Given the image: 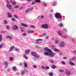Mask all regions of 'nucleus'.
<instances>
[{
    "instance_id": "nucleus-1",
    "label": "nucleus",
    "mask_w": 76,
    "mask_h": 76,
    "mask_svg": "<svg viewBox=\"0 0 76 76\" xmlns=\"http://www.w3.org/2000/svg\"><path fill=\"white\" fill-rule=\"evenodd\" d=\"M44 51L45 52H44V54L46 56H49L51 57H54L56 55V54L54 53H52L53 51L49 48H45L44 49Z\"/></svg>"
},
{
    "instance_id": "nucleus-2",
    "label": "nucleus",
    "mask_w": 76,
    "mask_h": 76,
    "mask_svg": "<svg viewBox=\"0 0 76 76\" xmlns=\"http://www.w3.org/2000/svg\"><path fill=\"white\" fill-rule=\"evenodd\" d=\"M55 16L56 19H58L59 18V19H62V17L60 13H56L55 14Z\"/></svg>"
},
{
    "instance_id": "nucleus-3",
    "label": "nucleus",
    "mask_w": 76,
    "mask_h": 76,
    "mask_svg": "<svg viewBox=\"0 0 76 76\" xmlns=\"http://www.w3.org/2000/svg\"><path fill=\"white\" fill-rule=\"evenodd\" d=\"M41 27L43 29H48V25L47 24H44L41 26Z\"/></svg>"
},
{
    "instance_id": "nucleus-4",
    "label": "nucleus",
    "mask_w": 76,
    "mask_h": 76,
    "mask_svg": "<svg viewBox=\"0 0 76 76\" xmlns=\"http://www.w3.org/2000/svg\"><path fill=\"white\" fill-rule=\"evenodd\" d=\"M12 28L14 31H16V30H18V26L16 25H14L13 26Z\"/></svg>"
},
{
    "instance_id": "nucleus-5",
    "label": "nucleus",
    "mask_w": 76,
    "mask_h": 76,
    "mask_svg": "<svg viewBox=\"0 0 76 76\" xmlns=\"http://www.w3.org/2000/svg\"><path fill=\"white\" fill-rule=\"evenodd\" d=\"M59 45L61 47H64L65 45L64 42L63 41L59 43Z\"/></svg>"
},
{
    "instance_id": "nucleus-6",
    "label": "nucleus",
    "mask_w": 76,
    "mask_h": 76,
    "mask_svg": "<svg viewBox=\"0 0 76 76\" xmlns=\"http://www.w3.org/2000/svg\"><path fill=\"white\" fill-rule=\"evenodd\" d=\"M43 41L42 39H39L36 40V42H35L36 44H41V42H39L38 41Z\"/></svg>"
},
{
    "instance_id": "nucleus-7",
    "label": "nucleus",
    "mask_w": 76,
    "mask_h": 76,
    "mask_svg": "<svg viewBox=\"0 0 76 76\" xmlns=\"http://www.w3.org/2000/svg\"><path fill=\"white\" fill-rule=\"evenodd\" d=\"M65 73L67 76H69L70 75V71H68L67 69L65 70Z\"/></svg>"
},
{
    "instance_id": "nucleus-8",
    "label": "nucleus",
    "mask_w": 76,
    "mask_h": 76,
    "mask_svg": "<svg viewBox=\"0 0 76 76\" xmlns=\"http://www.w3.org/2000/svg\"><path fill=\"white\" fill-rule=\"evenodd\" d=\"M6 7L7 8H8L9 9H10V10L11 9H12V7L11 5H10V4H7Z\"/></svg>"
},
{
    "instance_id": "nucleus-9",
    "label": "nucleus",
    "mask_w": 76,
    "mask_h": 76,
    "mask_svg": "<svg viewBox=\"0 0 76 76\" xmlns=\"http://www.w3.org/2000/svg\"><path fill=\"white\" fill-rule=\"evenodd\" d=\"M15 46H12L10 48L9 50V52H11V51H12V50H13L15 48Z\"/></svg>"
},
{
    "instance_id": "nucleus-10",
    "label": "nucleus",
    "mask_w": 76,
    "mask_h": 76,
    "mask_svg": "<svg viewBox=\"0 0 76 76\" xmlns=\"http://www.w3.org/2000/svg\"><path fill=\"white\" fill-rule=\"evenodd\" d=\"M20 25L21 26H24V27H28V25L23 23H21Z\"/></svg>"
},
{
    "instance_id": "nucleus-11",
    "label": "nucleus",
    "mask_w": 76,
    "mask_h": 76,
    "mask_svg": "<svg viewBox=\"0 0 76 76\" xmlns=\"http://www.w3.org/2000/svg\"><path fill=\"white\" fill-rule=\"evenodd\" d=\"M4 64L5 66V67L6 68V67H7V66H8L9 64L7 61H5L4 63Z\"/></svg>"
},
{
    "instance_id": "nucleus-12",
    "label": "nucleus",
    "mask_w": 76,
    "mask_h": 76,
    "mask_svg": "<svg viewBox=\"0 0 76 76\" xmlns=\"http://www.w3.org/2000/svg\"><path fill=\"white\" fill-rule=\"evenodd\" d=\"M27 33L28 34H32L33 33H34V32L33 31L28 30L27 31Z\"/></svg>"
},
{
    "instance_id": "nucleus-13",
    "label": "nucleus",
    "mask_w": 76,
    "mask_h": 76,
    "mask_svg": "<svg viewBox=\"0 0 76 76\" xmlns=\"http://www.w3.org/2000/svg\"><path fill=\"white\" fill-rule=\"evenodd\" d=\"M6 38L9 39H12V36H10L9 35H7L6 36Z\"/></svg>"
},
{
    "instance_id": "nucleus-14",
    "label": "nucleus",
    "mask_w": 76,
    "mask_h": 76,
    "mask_svg": "<svg viewBox=\"0 0 76 76\" xmlns=\"http://www.w3.org/2000/svg\"><path fill=\"white\" fill-rule=\"evenodd\" d=\"M31 54L33 56H34V57L36 55L37 53L35 52L32 51L31 52Z\"/></svg>"
},
{
    "instance_id": "nucleus-15",
    "label": "nucleus",
    "mask_w": 76,
    "mask_h": 76,
    "mask_svg": "<svg viewBox=\"0 0 76 76\" xmlns=\"http://www.w3.org/2000/svg\"><path fill=\"white\" fill-rule=\"evenodd\" d=\"M69 63L71 66H75V63H73V62H72V61H69Z\"/></svg>"
},
{
    "instance_id": "nucleus-16",
    "label": "nucleus",
    "mask_w": 76,
    "mask_h": 76,
    "mask_svg": "<svg viewBox=\"0 0 76 76\" xmlns=\"http://www.w3.org/2000/svg\"><path fill=\"white\" fill-rule=\"evenodd\" d=\"M57 1H55L53 2L52 5L53 6H56L57 5Z\"/></svg>"
},
{
    "instance_id": "nucleus-17",
    "label": "nucleus",
    "mask_w": 76,
    "mask_h": 76,
    "mask_svg": "<svg viewBox=\"0 0 76 76\" xmlns=\"http://www.w3.org/2000/svg\"><path fill=\"white\" fill-rule=\"evenodd\" d=\"M31 51V50H30L28 49L27 50H26L25 51L26 53V54H29L30 52Z\"/></svg>"
},
{
    "instance_id": "nucleus-18",
    "label": "nucleus",
    "mask_w": 76,
    "mask_h": 76,
    "mask_svg": "<svg viewBox=\"0 0 76 76\" xmlns=\"http://www.w3.org/2000/svg\"><path fill=\"white\" fill-rule=\"evenodd\" d=\"M33 8H28V12H30L33 10Z\"/></svg>"
},
{
    "instance_id": "nucleus-19",
    "label": "nucleus",
    "mask_w": 76,
    "mask_h": 76,
    "mask_svg": "<svg viewBox=\"0 0 76 76\" xmlns=\"http://www.w3.org/2000/svg\"><path fill=\"white\" fill-rule=\"evenodd\" d=\"M58 34L59 36H61V35H62V32L59 31H58Z\"/></svg>"
},
{
    "instance_id": "nucleus-20",
    "label": "nucleus",
    "mask_w": 76,
    "mask_h": 76,
    "mask_svg": "<svg viewBox=\"0 0 76 76\" xmlns=\"http://www.w3.org/2000/svg\"><path fill=\"white\" fill-rule=\"evenodd\" d=\"M12 15H11V13H8V18H12Z\"/></svg>"
},
{
    "instance_id": "nucleus-21",
    "label": "nucleus",
    "mask_w": 76,
    "mask_h": 76,
    "mask_svg": "<svg viewBox=\"0 0 76 76\" xmlns=\"http://www.w3.org/2000/svg\"><path fill=\"white\" fill-rule=\"evenodd\" d=\"M14 59V58L13 57H10L9 58V60L10 61H13Z\"/></svg>"
},
{
    "instance_id": "nucleus-22",
    "label": "nucleus",
    "mask_w": 76,
    "mask_h": 76,
    "mask_svg": "<svg viewBox=\"0 0 76 76\" xmlns=\"http://www.w3.org/2000/svg\"><path fill=\"white\" fill-rule=\"evenodd\" d=\"M4 45V43H1L0 44V48H2Z\"/></svg>"
},
{
    "instance_id": "nucleus-23",
    "label": "nucleus",
    "mask_w": 76,
    "mask_h": 76,
    "mask_svg": "<svg viewBox=\"0 0 76 76\" xmlns=\"http://www.w3.org/2000/svg\"><path fill=\"white\" fill-rule=\"evenodd\" d=\"M55 43L56 44H58L59 43V42L58 41V40L57 39H56L55 41Z\"/></svg>"
},
{
    "instance_id": "nucleus-24",
    "label": "nucleus",
    "mask_w": 76,
    "mask_h": 76,
    "mask_svg": "<svg viewBox=\"0 0 76 76\" xmlns=\"http://www.w3.org/2000/svg\"><path fill=\"white\" fill-rule=\"evenodd\" d=\"M58 26L59 27H63V25L62 23H60L58 24Z\"/></svg>"
},
{
    "instance_id": "nucleus-25",
    "label": "nucleus",
    "mask_w": 76,
    "mask_h": 76,
    "mask_svg": "<svg viewBox=\"0 0 76 76\" xmlns=\"http://www.w3.org/2000/svg\"><path fill=\"white\" fill-rule=\"evenodd\" d=\"M14 17L15 18H16V19H18L19 18V17L17 15H14Z\"/></svg>"
},
{
    "instance_id": "nucleus-26",
    "label": "nucleus",
    "mask_w": 76,
    "mask_h": 76,
    "mask_svg": "<svg viewBox=\"0 0 76 76\" xmlns=\"http://www.w3.org/2000/svg\"><path fill=\"white\" fill-rule=\"evenodd\" d=\"M24 73H25V71H21V75H24Z\"/></svg>"
},
{
    "instance_id": "nucleus-27",
    "label": "nucleus",
    "mask_w": 76,
    "mask_h": 76,
    "mask_svg": "<svg viewBox=\"0 0 76 76\" xmlns=\"http://www.w3.org/2000/svg\"><path fill=\"white\" fill-rule=\"evenodd\" d=\"M49 61L51 63H54V61L52 59H50Z\"/></svg>"
},
{
    "instance_id": "nucleus-28",
    "label": "nucleus",
    "mask_w": 76,
    "mask_h": 76,
    "mask_svg": "<svg viewBox=\"0 0 76 76\" xmlns=\"http://www.w3.org/2000/svg\"><path fill=\"white\" fill-rule=\"evenodd\" d=\"M12 69L14 71H15L16 70V67L15 66H13L12 67Z\"/></svg>"
},
{
    "instance_id": "nucleus-29",
    "label": "nucleus",
    "mask_w": 76,
    "mask_h": 76,
    "mask_svg": "<svg viewBox=\"0 0 76 76\" xmlns=\"http://www.w3.org/2000/svg\"><path fill=\"white\" fill-rule=\"evenodd\" d=\"M34 57H35V58H39V56L37 55V54H36V55L34 56Z\"/></svg>"
},
{
    "instance_id": "nucleus-30",
    "label": "nucleus",
    "mask_w": 76,
    "mask_h": 76,
    "mask_svg": "<svg viewBox=\"0 0 76 76\" xmlns=\"http://www.w3.org/2000/svg\"><path fill=\"white\" fill-rule=\"evenodd\" d=\"M52 69H56V66L54 65H53L52 66Z\"/></svg>"
},
{
    "instance_id": "nucleus-31",
    "label": "nucleus",
    "mask_w": 76,
    "mask_h": 76,
    "mask_svg": "<svg viewBox=\"0 0 76 76\" xmlns=\"http://www.w3.org/2000/svg\"><path fill=\"white\" fill-rule=\"evenodd\" d=\"M2 41V36L1 35H0V42H1Z\"/></svg>"
},
{
    "instance_id": "nucleus-32",
    "label": "nucleus",
    "mask_w": 76,
    "mask_h": 76,
    "mask_svg": "<svg viewBox=\"0 0 76 76\" xmlns=\"http://www.w3.org/2000/svg\"><path fill=\"white\" fill-rule=\"evenodd\" d=\"M4 24H7V21L6 20H4Z\"/></svg>"
},
{
    "instance_id": "nucleus-33",
    "label": "nucleus",
    "mask_w": 76,
    "mask_h": 76,
    "mask_svg": "<svg viewBox=\"0 0 76 76\" xmlns=\"http://www.w3.org/2000/svg\"><path fill=\"white\" fill-rule=\"evenodd\" d=\"M49 76H53V73L52 72H50L49 73Z\"/></svg>"
},
{
    "instance_id": "nucleus-34",
    "label": "nucleus",
    "mask_w": 76,
    "mask_h": 76,
    "mask_svg": "<svg viewBox=\"0 0 76 76\" xmlns=\"http://www.w3.org/2000/svg\"><path fill=\"white\" fill-rule=\"evenodd\" d=\"M24 65L25 67L26 68L27 67H28V65H27V64H26V63H24Z\"/></svg>"
},
{
    "instance_id": "nucleus-35",
    "label": "nucleus",
    "mask_w": 76,
    "mask_h": 76,
    "mask_svg": "<svg viewBox=\"0 0 76 76\" xmlns=\"http://www.w3.org/2000/svg\"><path fill=\"white\" fill-rule=\"evenodd\" d=\"M35 1L36 2V3H40V2L41 1L40 0H35Z\"/></svg>"
},
{
    "instance_id": "nucleus-36",
    "label": "nucleus",
    "mask_w": 76,
    "mask_h": 76,
    "mask_svg": "<svg viewBox=\"0 0 76 76\" xmlns=\"http://www.w3.org/2000/svg\"><path fill=\"white\" fill-rule=\"evenodd\" d=\"M30 26L31 28H35V26L34 25H30Z\"/></svg>"
},
{
    "instance_id": "nucleus-37",
    "label": "nucleus",
    "mask_w": 76,
    "mask_h": 76,
    "mask_svg": "<svg viewBox=\"0 0 76 76\" xmlns=\"http://www.w3.org/2000/svg\"><path fill=\"white\" fill-rule=\"evenodd\" d=\"M22 35L23 36H26V33H22Z\"/></svg>"
},
{
    "instance_id": "nucleus-38",
    "label": "nucleus",
    "mask_w": 76,
    "mask_h": 76,
    "mask_svg": "<svg viewBox=\"0 0 76 76\" xmlns=\"http://www.w3.org/2000/svg\"><path fill=\"white\" fill-rule=\"evenodd\" d=\"M44 16L43 15H42L40 16V19H44Z\"/></svg>"
},
{
    "instance_id": "nucleus-39",
    "label": "nucleus",
    "mask_w": 76,
    "mask_h": 76,
    "mask_svg": "<svg viewBox=\"0 0 76 76\" xmlns=\"http://www.w3.org/2000/svg\"><path fill=\"white\" fill-rule=\"evenodd\" d=\"M58 71L59 72H61V73H62L64 72V70L62 69H60L58 70Z\"/></svg>"
},
{
    "instance_id": "nucleus-40",
    "label": "nucleus",
    "mask_w": 76,
    "mask_h": 76,
    "mask_svg": "<svg viewBox=\"0 0 76 76\" xmlns=\"http://www.w3.org/2000/svg\"><path fill=\"white\" fill-rule=\"evenodd\" d=\"M62 37H63V38H66V39L67 38V36H63Z\"/></svg>"
},
{
    "instance_id": "nucleus-41",
    "label": "nucleus",
    "mask_w": 76,
    "mask_h": 76,
    "mask_svg": "<svg viewBox=\"0 0 76 76\" xmlns=\"http://www.w3.org/2000/svg\"><path fill=\"white\" fill-rule=\"evenodd\" d=\"M6 28H7V30H9V26L8 25H7L6 26Z\"/></svg>"
},
{
    "instance_id": "nucleus-42",
    "label": "nucleus",
    "mask_w": 76,
    "mask_h": 76,
    "mask_svg": "<svg viewBox=\"0 0 76 76\" xmlns=\"http://www.w3.org/2000/svg\"><path fill=\"white\" fill-rule=\"evenodd\" d=\"M23 57L26 60H27V59H28V57L26 56L25 55H23Z\"/></svg>"
},
{
    "instance_id": "nucleus-43",
    "label": "nucleus",
    "mask_w": 76,
    "mask_h": 76,
    "mask_svg": "<svg viewBox=\"0 0 76 76\" xmlns=\"http://www.w3.org/2000/svg\"><path fill=\"white\" fill-rule=\"evenodd\" d=\"M19 5L15 6L14 7V8H15V9H17V8H19Z\"/></svg>"
},
{
    "instance_id": "nucleus-44",
    "label": "nucleus",
    "mask_w": 76,
    "mask_h": 76,
    "mask_svg": "<svg viewBox=\"0 0 76 76\" xmlns=\"http://www.w3.org/2000/svg\"><path fill=\"white\" fill-rule=\"evenodd\" d=\"M54 50L56 52H58V50L56 48H55L54 49Z\"/></svg>"
},
{
    "instance_id": "nucleus-45",
    "label": "nucleus",
    "mask_w": 76,
    "mask_h": 76,
    "mask_svg": "<svg viewBox=\"0 0 76 76\" xmlns=\"http://www.w3.org/2000/svg\"><path fill=\"white\" fill-rule=\"evenodd\" d=\"M67 31V29L65 28H64L63 29V31H65V32H66Z\"/></svg>"
},
{
    "instance_id": "nucleus-46",
    "label": "nucleus",
    "mask_w": 76,
    "mask_h": 76,
    "mask_svg": "<svg viewBox=\"0 0 76 76\" xmlns=\"http://www.w3.org/2000/svg\"><path fill=\"white\" fill-rule=\"evenodd\" d=\"M45 68L46 69H47V70H48L49 69H50V67L48 66H46L45 67Z\"/></svg>"
},
{
    "instance_id": "nucleus-47",
    "label": "nucleus",
    "mask_w": 76,
    "mask_h": 76,
    "mask_svg": "<svg viewBox=\"0 0 76 76\" xmlns=\"http://www.w3.org/2000/svg\"><path fill=\"white\" fill-rule=\"evenodd\" d=\"M76 56H75V57H72V60H75V59H76Z\"/></svg>"
},
{
    "instance_id": "nucleus-48",
    "label": "nucleus",
    "mask_w": 76,
    "mask_h": 76,
    "mask_svg": "<svg viewBox=\"0 0 76 76\" xmlns=\"http://www.w3.org/2000/svg\"><path fill=\"white\" fill-rule=\"evenodd\" d=\"M7 4H10V2L7 0Z\"/></svg>"
},
{
    "instance_id": "nucleus-49",
    "label": "nucleus",
    "mask_w": 76,
    "mask_h": 76,
    "mask_svg": "<svg viewBox=\"0 0 76 76\" xmlns=\"http://www.w3.org/2000/svg\"><path fill=\"white\" fill-rule=\"evenodd\" d=\"M33 67L34 68H37V66L36 65H34L33 66Z\"/></svg>"
},
{
    "instance_id": "nucleus-50",
    "label": "nucleus",
    "mask_w": 76,
    "mask_h": 76,
    "mask_svg": "<svg viewBox=\"0 0 76 76\" xmlns=\"http://www.w3.org/2000/svg\"><path fill=\"white\" fill-rule=\"evenodd\" d=\"M12 4L13 5H15V4H16V2L15 1L12 2Z\"/></svg>"
},
{
    "instance_id": "nucleus-51",
    "label": "nucleus",
    "mask_w": 76,
    "mask_h": 76,
    "mask_svg": "<svg viewBox=\"0 0 76 76\" xmlns=\"http://www.w3.org/2000/svg\"><path fill=\"white\" fill-rule=\"evenodd\" d=\"M61 63L62 64H66V63L63 61H62Z\"/></svg>"
},
{
    "instance_id": "nucleus-52",
    "label": "nucleus",
    "mask_w": 76,
    "mask_h": 76,
    "mask_svg": "<svg viewBox=\"0 0 76 76\" xmlns=\"http://www.w3.org/2000/svg\"><path fill=\"white\" fill-rule=\"evenodd\" d=\"M12 19L13 21H15V20H15V18H12Z\"/></svg>"
},
{
    "instance_id": "nucleus-53",
    "label": "nucleus",
    "mask_w": 76,
    "mask_h": 76,
    "mask_svg": "<svg viewBox=\"0 0 76 76\" xmlns=\"http://www.w3.org/2000/svg\"><path fill=\"white\" fill-rule=\"evenodd\" d=\"M15 50L16 51H17V52H18V51H19V49H18V48H16L15 49Z\"/></svg>"
},
{
    "instance_id": "nucleus-54",
    "label": "nucleus",
    "mask_w": 76,
    "mask_h": 76,
    "mask_svg": "<svg viewBox=\"0 0 76 76\" xmlns=\"http://www.w3.org/2000/svg\"><path fill=\"white\" fill-rule=\"evenodd\" d=\"M21 32H23V31H24V30L23 29V28H21Z\"/></svg>"
},
{
    "instance_id": "nucleus-55",
    "label": "nucleus",
    "mask_w": 76,
    "mask_h": 76,
    "mask_svg": "<svg viewBox=\"0 0 76 76\" xmlns=\"http://www.w3.org/2000/svg\"><path fill=\"white\" fill-rule=\"evenodd\" d=\"M63 59H64V60H66V59H67V57H63Z\"/></svg>"
},
{
    "instance_id": "nucleus-56",
    "label": "nucleus",
    "mask_w": 76,
    "mask_h": 76,
    "mask_svg": "<svg viewBox=\"0 0 76 76\" xmlns=\"http://www.w3.org/2000/svg\"><path fill=\"white\" fill-rule=\"evenodd\" d=\"M42 69H45V67L43 66H42Z\"/></svg>"
},
{
    "instance_id": "nucleus-57",
    "label": "nucleus",
    "mask_w": 76,
    "mask_h": 76,
    "mask_svg": "<svg viewBox=\"0 0 76 76\" xmlns=\"http://www.w3.org/2000/svg\"><path fill=\"white\" fill-rule=\"evenodd\" d=\"M35 4V3L34 2H33L32 3V5H34V4Z\"/></svg>"
},
{
    "instance_id": "nucleus-58",
    "label": "nucleus",
    "mask_w": 76,
    "mask_h": 76,
    "mask_svg": "<svg viewBox=\"0 0 76 76\" xmlns=\"http://www.w3.org/2000/svg\"><path fill=\"white\" fill-rule=\"evenodd\" d=\"M23 6H21L20 7V9L21 10V9H23Z\"/></svg>"
},
{
    "instance_id": "nucleus-59",
    "label": "nucleus",
    "mask_w": 76,
    "mask_h": 76,
    "mask_svg": "<svg viewBox=\"0 0 76 76\" xmlns=\"http://www.w3.org/2000/svg\"><path fill=\"white\" fill-rule=\"evenodd\" d=\"M40 18V15H39L37 16V19H39V18Z\"/></svg>"
},
{
    "instance_id": "nucleus-60",
    "label": "nucleus",
    "mask_w": 76,
    "mask_h": 76,
    "mask_svg": "<svg viewBox=\"0 0 76 76\" xmlns=\"http://www.w3.org/2000/svg\"><path fill=\"white\" fill-rule=\"evenodd\" d=\"M45 35H46V34L45 33L43 34H42V36H45Z\"/></svg>"
},
{
    "instance_id": "nucleus-61",
    "label": "nucleus",
    "mask_w": 76,
    "mask_h": 76,
    "mask_svg": "<svg viewBox=\"0 0 76 76\" xmlns=\"http://www.w3.org/2000/svg\"><path fill=\"white\" fill-rule=\"evenodd\" d=\"M50 12H54V10H51Z\"/></svg>"
},
{
    "instance_id": "nucleus-62",
    "label": "nucleus",
    "mask_w": 76,
    "mask_h": 76,
    "mask_svg": "<svg viewBox=\"0 0 76 76\" xmlns=\"http://www.w3.org/2000/svg\"><path fill=\"white\" fill-rule=\"evenodd\" d=\"M71 41H74V39H73V38L71 39Z\"/></svg>"
},
{
    "instance_id": "nucleus-63",
    "label": "nucleus",
    "mask_w": 76,
    "mask_h": 76,
    "mask_svg": "<svg viewBox=\"0 0 76 76\" xmlns=\"http://www.w3.org/2000/svg\"><path fill=\"white\" fill-rule=\"evenodd\" d=\"M28 9H27V10H26V13H28Z\"/></svg>"
},
{
    "instance_id": "nucleus-64",
    "label": "nucleus",
    "mask_w": 76,
    "mask_h": 76,
    "mask_svg": "<svg viewBox=\"0 0 76 76\" xmlns=\"http://www.w3.org/2000/svg\"><path fill=\"white\" fill-rule=\"evenodd\" d=\"M46 38L48 39V38H49V37H48V36H46Z\"/></svg>"
}]
</instances>
